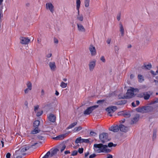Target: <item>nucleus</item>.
Instances as JSON below:
<instances>
[{"label": "nucleus", "mask_w": 158, "mask_h": 158, "mask_svg": "<svg viewBox=\"0 0 158 158\" xmlns=\"http://www.w3.org/2000/svg\"><path fill=\"white\" fill-rule=\"evenodd\" d=\"M10 154L9 152H8L6 154V158H10Z\"/></svg>", "instance_id": "46"}, {"label": "nucleus", "mask_w": 158, "mask_h": 158, "mask_svg": "<svg viewBox=\"0 0 158 158\" xmlns=\"http://www.w3.org/2000/svg\"><path fill=\"white\" fill-rule=\"evenodd\" d=\"M134 75L131 74L130 76V78L131 79H132L134 78Z\"/></svg>", "instance_id": "61"}, {"label": "nucleus", "mask_w": 158, "mask_h": 158, "mask_svg": "<svg viewBox=\"0 0 158 158\" xmlns=\"http://www.w3.org/2000/svg\"><path fill=\"white\" fill-rule=\"evenodd\" d=\"M109 130L114 132H118L119 130V126L117 125H114L110 127Z\"/></svg>", "instance_id": "11"}, {"label": "nucleus", "mask_w": 158, "mask_h": 158, "mask_svg": "<svg viewBox=\"0 0 158 158\" xmlns=\"http://www.w3.org/2000/svg\"><path fill=\"white\" fill-rule=\"evenodd\" d=\"M139 118V116L138 115L134 117L131 121V124H132L136 123L138 121Z\"/></svg>", "instance_id": "19"}, {"label": "nucleus", "mask_w": 158, "mask_h": 158, "mask_svg": "<svg viewBox=\"0 0 158 158\" xmlns=\"http://www.w3.org/2000/svg\"><path fill=\"white\" fill-rule=\"evenodd\" d=\"M66 146L64 145H63L60 149V151L62 152L65 148Z\"/></svg>", "instance_id": "44"}, {"label": "nucleus", "mask_w": 158, "mask_h": 158, "mask_svg": "<svg viewBox=\"0 0 158 158\" xmlns=\"http://www.w3.org/2000/svg\"><path fill=\"white\" fill-rule=\"evenodd\" d=\"M107 156V158H113L112 156L110 154H108Z\"/></svg>", "instance_id": "53"}, {"label": "nucleus", "mask_w": 158, "mask_h": 158, "mask_svg": "<svg viewBox=\"0 0 158 158\" xmlns=\"http://www.w3.org/2000/svg\"><path fill=\"white\" fill-rule=\"evenodd\" d=\"M121 16V14L120 13H119L117 16V19L118 21H119L120 20Z\"/></svg>", "instance_id": "43"}, {"label": "nucleus", "mask_w": 158, "mask_h": 158, "mask_svg": "<svg viewBox=\"0 0 158 158\" xmlns=\"http://www.w3.org/2000/svg\"><path fill=\"white\" fill-rule=\"evenodd\" d=\"M78 29L79 31L85 32V29L81 24L77 23V24Z\"/></svg>", "instance_id": "17"}, {"label": "nucleus", "mask_w": 158, "mask_h": 158, "mask_svg": "<svg viewBox=\"0 0 158 158\" xmlns=\"http://www.w3.org/2000/svg\"><path fill=\"white\" fill-rule=\"evenodd\" d=\"M152 93L150 91H148L145 92V95L144 97V98L145 100H148L149 99L151 95L152 94Z\"/></svg>", "instance_id": "16"}, {"label": "nucleus", "mask_w": 158, "mask_h": 158, "mask_svg": "<svg viewBox=\"0 0 158 158\" xmlns=\"http://www.w3.org/2000/svg\"><path fill=\"white\" fill-rule=\"evenodd\" d=\"M82 139L81 137L77 138L75 140V143H82Z\"/></svg>", "instance_id": "30"}, {"label": "nucleus", "mask_w": 158, "mask_h": 158, "mask_svg": "<svg viewBox=\"0 0 158 158\" xmlns=\"http://www.w3.org/2000/svg\"><path fill=\"white\" fill-rule=\"evenodd\" d=\"M26 85L27 88L29 89V90H31L32 89V84L31 82L28 81L27 82Z\"/></svg>", "instance_id": "26"}, {"label": "nucleus", "mask_w": 158, "mask_h": 158, "mask_svg": "<svg viewBox=\"0 0 158 158\" xmlns=\"http://www.w3.org/2000/svg\"><path fill=\"white\" fill-rule=\"evenodd\" d=\"M49 66L51 70L54 71L56 68L55 62H50L49 63Z\"/></svg>", "instance_id": "15"}, {"label": "nucleus", "mask_w": 158, "mask_h": 158, "mask_svg": "<svg viewBox=\"0 0 158 158\" xmlns=\"http://www.w3.org/2000/svg\"><path fill=\"white\" fill-rule=\"evenodd\" d=\"M77 124V122H75L73 123L70 124L69 126L67 127V129H69L72 128L74 127L75 126H76Z\"/></svg>", "instance_id": "28"}, {"label": "nucleus", "mask_w": 158, "mask_h": 158, "mask_svg": "<svg viewBox=\"0 0 158 158\" xmlns=\"http://www.w3.org/2000/svg\"><path fill=\"white\" fill-rule=\"evenodd\" d=\"M67 83H65L63 81L61 82L60 83V86L62 88H64L66 87Z\"/></svg>", "instance_id": "35"}, {"label": "nucleus", "mask_w": 158, "mask_h": 158, "mask_svg": "<svg viewBox=\"0 0 158 158\" xmlns=\"http://www.w3.org/2000/svg\"><path fill=\"white\" fill-rule=\"evenodd\" d=\"M145 95V92L140 93L139 94V96L140 97H144Z\"/></svg>", "instance_id": "48"}, {"label": "nucleus", "mask_w": 158, "mask_h": 158, "mask_svg": "<svg viewBox=\"0 0 158 158\" xmlns=\"http://www.w3.org/2000/svg\"><path fill=\"white\" fill-rule=\"evenodd\" d=\"M77 151L76 150H74L73 151L71 154V156H75L77 154Z\"/></svg>", "instance_id": "38"}, {"label": "nucleus", "mask_w": 158, "mask_h": 158, "mask_svg": "<svg viewBox=\"0 0 158 158\" xmlns=\"http://www.w3.org/2000/svg\"><path fill=\"white\" fill-rule=\"evenodd\" d=\"M117 109L116 106H111L107 108L106 109V110L108 112V114L110 116H112L111 114L113 113Z\"/></svg>", "instance_id": "6"}, {"label": "nucleus", "mask_w": 158, "mask_h": 158, "mask_svg": "<svg viewBox=\"0 0 158 158\" xmlns=\"http://www.w3.org/2000/svg\"><path fill=\"white\" fill-rule=\"evenodd\" d=\"M43 113V111L42 110L40 111L37 112L36 114V116L37 117H39L41 116Z\"/></svg>", "instance_id": "41"}, {"label": "nucleus", "mask_w": 158, "mask_h": 158, "mask_svg": "<svg viewBox=\"0 0 158 158\" xmlns=\"http://www.w3.org/2000/svg\"><path fill=\"white\" fill-rule=\"evenodd\" d=\"M89 0H85L84 2L85 6L86 7H88L89 4Z\"/></svg>", "instance_id": "32"}, {"label": "nucleus", "mask_w": 158, "mask_h": 158, "mask_svg": "<svg viewBox=\"0 0 158 158\" xmlns=\"http://www.w3.org/2000/svg\"><path fill=\"white\" fill-rule=\"evenodd\" d=\"M108 134L106 133L103 132L99 135V139L101 142L104 143L106 142L109 141L108 138Z\"/></svg>", "instance_id": "4"}, {"label": "nucleus", "mask_w": 158, "mask_h": 158, "mask_svg": "<svg viewBox=\"0 0 158 158\" xmlns=\"http://www.w3.org/2000/svg\"><path fill=\"white\" fill-rule=\"evenodd\" d=\"M157 70L155 72L153 70H151L150 71L151 73L153 76L158 74V66H157Z\"/></svg>", "instance_id": "36"}, {"label": "nucleus", "mask_w": 158, "mask_h": 158, "mask_svg": "<svg viewBox=\"0 0 158 158\" xmlns=\"http://www.w3.org/2000/svg\"><path fill=\"white\" fill-rule=\"evenodd\" d=\"M30 147H31L30 146H26L24 148H23L21 149V152H25L26 151L28 150Z\"/></svg>", "instance_id": "27"}, {"label": "nucleus", "mask_w": 158, "mask_h": 158, "mask_svg": "<svg viewBox=\"0 0 158 158\" xmlns=\"http://www.w3.org/2000/svg\"><path fill=\"white\" fill-rule=\"evenodd\" d=\"M118 115H123L126 118H129L131 116V114L129 112L126 111H123L118 112Z\"/></svg>", "instance_id": "8"}, {"label": "nucleus", "mask_w": 158, "mask_h": 158, "mask_svg": "<svg viewBox=\"0 0 158 158\" xmlns=\"http://www.w3.org/2000/svg\"><path fill=\"white\" fill-rule=\"evenodd\" d=\"M29 90H29V89L27 88L26 89H25L24 92L25 94H27Z\"/></svg>", "instance_id": "52"}, {"label": "nucleus", "mask_w": 158, "mask_h": 158, "mask_svg": "<svg viewBox=\"0 0 158 158\" xmlns=\"http://www.w3.org/2000/svg\"><path fill=\"white\" fill-rule=\"evenodd\" d=\"M156 130H154L153 131V135H152V139L153 140H154L156 139Z\"/></svg>", "instance_id": "33"}, {"label": "nucleus", "mask_w": 158, "mask_h": 158, "mask_svg": "<svg viewBox=\"0 0 158 158\" xmlns=\"http://www.w3.org/2000/svg\"><path fill=\"white\" fill-rule=\"evenodd\" d=\"M52 56V54L51 53H49L47 55V57L48 58H50V57Z\"/></svg>", "instance_id": "60"}, {"label": "nucleus", "mask_w": 158, "mask_h": 158, "mask_svg": "<svg viewBox=\"0 0 158 158\" xmlns=\"http://www.w3.org/2000/svg\"><path fill=\"white\" fill-rule=\"evenodd\" d=\"M83 148H79L78 150V152L80 154H81L83 152Z\"/></svg>", "instance_id": "42"}, {"label": "nucleus", "mask_w": 158, "mask_h": 158, "mask_svg": "<svg viewBox=\"0 0 158 158\" xmlns=\"http://www.w3.org/2000/svg\"><path fill=\"white\" fill-rule=\"evenodd\" d=\"M48 120L52 122H54L56 121V117L52 114H50L48 116Z\"/></svg>", "instance_id": "12"}, {"label": "nucleus", "mask_w": 158, "mask_h": 158, "mask_svg": "<svg viewBox=\"0 0 158 158\" xmlns=\"http://www.w3.org/2000/svg\"><path fill=\"white\" fill-rule=\"evenodd\" d=\"M101 60L103 62H105V59L104 56H102L101 58Z\"/></svg>", "instance_id": "49"}, {"label": "nucleus", "mask_w": 158, "mask_h": 158, "mask_svg": "<svg viewBox=\"0 0 158 158\" xmlns=\"http://www.w3.org/2000/svg\"><path fill=\"white\" fill-rule=\"evenodd\" d=\"M104 101H105L104 100H98L97 102V103H101V102H104Z\"/></svg>", "instance_id": "51"}, {"label": "nucleus", "mask_w": 158, "mask_h": 158, "mask_svg": "<svg viewBox=\"0 0 158 158\" xmlns=\"http://www.w3.org/2000/svg\"><path fill=\"white\" fill-rule=\"evenodd\" d=\"M40 131V130L39 128L35 127L31 131V133L32 134H35L39 133Z\"/></svg>", "instance_id": "21"}, {"label": "nucleus", "mask_w": 158, "mask_h": 158, "mask_svg": "<svg viewBox=\"0 0 158 158\" xmlns=\"http://www.w3.org/2000/svg\"><path fill=\"white\" fill-rule=\"evenodd\" d=\"M82 143H88L89 141L88 139H82Z\"/></svg>", "instance_id": "39"}, {"label": "nucleus", "mask_w": 158, "mask_h": 158, "mask_svg": "<svg viewBox=\"0 0 158 158\" xmlns=\"http://www.w3.org/2000/svg\"><path fill=\"white\" fill-rule=\"evenodd\" d=\"M76 4L77 9L80 8L81 4V1L80 0H76Z\"/></svg>", "instance_id": "34"}, {"label": "nucleus", "mask_w": 158, "mask_h": 158, "mask_svg": "<svg viewBox=\"0 0 158 158\" xmlns=\"http://www.w3.org/2000/svg\"><path fill=\"white\" fill-rule=\"evenodd\" d=\"M39 107V106H38V105L35 106V108H34L35 111H36V110H38Z\"/></svg>", "instance_id": "55"}, {"label": "nucleus", "mask_w": 158, "mask_h": 158, "mask_svg": "<svg viewBox=\"0 0 158 158\" xmlns=\"http://www.w3.org/2000/svg\"><path fill=\"white\" fill-rule=\"evenodd\" d=\"M38 138L39 139H40L42 140L43 139V137L41 136V135H38Z\"/></svg>", "instance_id": "54"}, {"label": "nucleus", "mask_w": 158, "mask_h": 158, "mask_svg": "<svg viewBox=\"0 0 158 158\" xmlns=\"http://www.w3.org/2000/svg\"><path fill=\"white\" fill-rule=\"evenodd\" d=\"M116 144H114L113 143L110 142L108 143V145H103L102 143L94 144V149L97 152L100 153L105 152L106 153H109L111 150L107 148L108 146L111 147L112 146H115Z\"/></svg>", "instance_id": "1"}, {"label": "nucleus", "mask_w": 158, "mask_h": 158, "mask_svg": "<svg viewBox=\"0 0 158 158\" xmlns=\"http://www.w3.org/2000/svg\"><path fill=\"white\" fill-rule=\"evenodd\" d=\"M136 102V104L138 106L139 105L140 102L139 101L137 100Z\"/></svg>", "instance_id": "64"}, {"label": "nucleus", "mask_w": 158, "mask_h": 158, "mask_svg": "<svg viewBox=\"0 0 158 158\" xmlns=\"http://www.w3.org/2000/svg\"><path fill=\"white\" fill-rule=\"evenodd\" d=\"M51 154V153L50 152V151L48 152L46 154L44 155L45 156L47 157L48 158V157L49 156V155Z\"/></svg>", "instance_id": "47"}, {"label": "nucleus", "mask_w": 158, "mask_h": 158, "mask_svg": "<svg viewBox=\"0 0 158 158\" xmlns=\"http://www.w3.org/2000/svg\"><path fill=\"white\" fill-rule=\"evenodd\" d=\"M111 42V40L110 39H108L107 41H106V42L108 44H110V42Z\"/></svg>", "instance_id": "58"}, {"label": "nucleus", "mask_w": 158, "mask_h": 158, "mask_svg": "<svg viewBox=\"0 0 158 158\" xmlns=\"http://www.w3.org/2000/svg\"><path fill=\"white\" fill-rule=\"evenodd\" d=\"M153 110V108L151 106H146L139 107L137 108L136 111L138 112L144 113L151 111Z\"/></svg>", "instance_id": "3"}, {"label": "nucleus", "mask_w": 158, "mask_h": 158, "mask_svg": "<svg viewBox=\"0 0 158 158\" xmlns=\"http://www.w3.org/2000/svg\"><path fill=\"white\" fill-rule=\"evenodd\" d=\"M20 42L23 44H27L30 41V40L28 38L21 37L20 38Z\"/></svg>", "instance_id": "9"}, {"label": "nucleus", "mask_w": 158, "mask_h": 158, "mask_svg": "<svg viewBox=\"0 0 158 158\" xmlns=\"http://www.w3.org/2000/svg\"><path fill=\"white\" fill-rule=\"evenodd\" d=\"M96 156V155L94 153H93L89 156V158H93L95 157Z\"/></svg>", "instance_id": "45"}, {"label": "nucleus", "mask_w": 158, "mask_h": 158, "mask_svg": "<svg viewBox=\"0 0 158 158\" xmlns=\"http://www.w3.org/2000/svg\"><path fill=\"white\" fill-rule=\"evenodd\" d=\"M77 18L78 20L81 21H82L83 20V17L82 15H78Z\"/></svg>", "instance_id": "37"}, {"label": "nucleus", "mask_w": 158, "mask_h": 158, "mask_svg": "<svg viewBox=\"0 0 158 158\" xmlns=\"http://www.w3.org/2000/svg\"><path fill=\"white\" fill-rule=\"evenodd\" d=\"M89 50L92 56H94L96 54V52L95 48L92 45H90L89 48Z\"/></svg>", "instance_id": "13"}, {"label": "nucleus", "mask_w": 158, "mask_h": 158, "mask_svg": "<svg viewBox=\"0 0 158 158\" xmlns=\"http://www.w3.org/2000/svg\"><path fill=\"white\" fill-rule=\"evenodd\" d=\"M65 134H62L57 136L53 139L56 140H60L63 139L65 137Z\"/></svg>", "instance_id": "18"}, {"label": "nucleus", "mask_w": 158, "mask_h": 158, "mask_svg": "<svg viewBox=\"0 0 158 158\" xmlns=\"http://www.w3.org/2000/svg\"><path fill=\"white\" fill-rule=\"evenodd\" d=\"M40 125V121L38 120L35 121L33 124V126L34 127L39 128L38 127Z\"/></svg>", "instance_id": "23"}, {"label": "nucleus", "mask_w": 158, "mask_h": 158, "mask_svg": "<svg viewBox=\"0 0 158 158\" xmlns=\"http://www.w3.org/2000/svg\"><path fill=\"white\" fill-rule=\"evenodd\" d=\"M70 152L69 150H67L64 152V153L65 154H67L70 153Z\"/></svg>", "instance_id": "56"}, {"label": "nucleus", "mask_w": 158, "mask_h": 158, "mask_svg": "<svg viewBox=\"0 0 158 158\" xmlns=\"http://www.w3.org/2000/svg\"><path fill=\"white\" fill-rule=\"evenodd\" d=\"M138 77L139 82H141L144 80L143 77L141 75L139 74Z\"/></svg>", "instance_id": "29"}, {"label": "nucleus", "mask_w": 158, "mask_h": 158, "mask_svg": "<svg viewBox=\"0 0 158 158\" xmlns=\"http://www.w3.org/2000/svg\"><path fill=\"white\" fill-rule=\"evenodd\" d=\"M41 95L42 96H43L44 95V90L43 89H42L41 90Z\"/></svg>", "instance_id": "62"}, {"label": "nucleus", "mask_w": 158, "mask_h": 158, "mask_svg": "<svg viewBox=\"0 0 158 158\" xmlns=\"http://www.w3.org/2000/svg\"><path fill=\"white\" fill-rule=\"evenodd\" d=\"M82 129V127L81 126H79L77 127H75L74 130V132L78 131Z\"/></svg>", "instance_id": "31"}, {"label": "nucleus", "mask_w": 158, "mask_h": 158, "mask_svg": "<svg viewBox=\"0 0 158 158\" xmlns=\"http://www.w3.org/2000/svg\"><path fill=\"white\" fill-rule=\"evenodd\" d=\"M95 65V61L90 62L89 64V69L90 71H92Z\"/></svg>", "instance_id": "14"}, {"label": "nucleus", "mask_w": 158, "mask_h": 158, "mask_svg": "<svg viewBox=\"0 0 158 158\" xmlns=\"http://www.w3.org/2000/svg\"><path fill=\"white\" fill-rule=\"evenodd\" d=\"M120 26V31L121 33V35L123 36L124 34V29L123 27V25L121 23H119Z\"/></svg>", "instance_id": "22"}, {"label": "nucleus", "mask_w": 158, "mask_h": 158, "mask_svg": "<svg viewBox=\"0 0 158 158\" xmlns=\"http://www.w3.org/2000/svg\"><path fill=\"white\" fill-rule=\"evenodd\" d=\"M54 42L56 44H57L58 42V40L57 39H55L54 40Z\"/></svg>", "instance_id": "57"}, {"label": "nucleus", "mask_w": 158, "mask_h": 158, "mask_svg": "<svg viewBox=\"0 0 158 158\" xmlns=\"http://www.w3.org/2000/svg\"><path fill=\"white\" fill-rule=\"evenodd\" d=\"M142 69L145 68L146 69L149 70L152 68V65L151 64H144V65L142 67Z\"/></svg>", "instance_id": "24"}, {"label": "nucleus", "mask_w": 158, "mask_h": 158, "mask_svg": "<svg viewBox=\"0 0 158 158\" xmlns=\"http://www.w3.org/2000/svg\"><path fill=\"white\" fill-rule=\"evenodd\" d=\"M98 105H95L88 107L84 112V114L85 115L90 114L94 110L98 107Z\"/></svg>", "instance_id": "5"}, {"label": "nucleus", "mask_w": 158, "mask_h": 158, "mask_svg": "<svg viewBox=\"0 0 158 158\" xmlns=\"http://www.w3.org/2000/svg\"><path fill=\"white\" fill-rule=\"evenodd\" d=\"M55 94L56 95V96H58L59 95V92L56 90V92H55Z\"/></svg>", "instance_id": "63"}, {"label": "nucleus", "mask_w": 158, "mask_h": 158, "mask_svg": "<svg viewBox=\"0 0 158 158\" xmlns=\"http://www.w3.org/2000/svg\"><path fill=\"white\" fill-rule=\"evenodd\" d=\"M96 134L95 132L94 131H91L90 133V135H94Z\"/></svg>", "instance_id": "50"}, {"label": "nucleus", "mask_w": 158, "mask_h": 158, "mask_svg": "<svg viewBox=\"0 0 158 158\" xmlns=\"http://www.w3.org/2000/svg\"><path fill=\"white\" fill-rule=\"evenodd\" d=\"M119 49V48L118 46H115L114 50H115L116 53L118 52Z\"/></svg>", "instance_id": "40"}, {"label": "nucleus", "mask_w": 158, "mask_h": 158, "mask_svg": "<svg viewBox=\"0 0 158 158\" xmlns=\"http://www.w3.org/2000/svg\"><path fill=\"white\" fill-rule=\"evenodd\" d=\"M119 130L120 131L126 132L128 130V128L127 126H125L121 124L119 125Z\"/></svg>", "instance_id": "10"}, {"label": "nucleus", "mask_w": 158, "mask_h": 158, "mask_svg": "<svg viewBox=\"0 0 158 158\" xmlns=\"http://www.w3.org/2000/svg\"><path fill=\"white\" fill-rule=\"evenodd\" d=\"M3 0H0V16H3L2 9H3L2 2Z\"/></svg>", "instance_id": "25"}, {"label": "nucleus", "mask_w": 158, "mask_h": 158, "mask_svg": "<svg viewBox=\"0 0 158 158\" xmlns=\"http://www.w3.org/2000/svg\"><path fill=\"white\" fill-rule=\"evenodd\" d=\"M58 151V150L56 148H54L53 149H51V156H52L56 154Z\"/></svg>", "instance_id": "20"}, {"label": "nucleus", "mask_w": 158, "mask_h": 158, "mask_svg": "<svg viewBox=\"0 0 158 158\" xmlns=\"http://www.w3.org/2000/svg\"><path fill=\"white\" fill-rule=\"evenodd\" d=\"M139 90L137 89H134L133 88L131 87L130 89L127 90L126 93V95L124 96V98H130L133 97L135 96V92H138Z\"/></svg>", "instance_id": "2"}, {"label": "nucleus", "mask_w": 158, "mask_h": 158, "mask_svg": "<svg viewBox=\"0 0 158 158\" xmlns=\"http://www.w3.org/2000/svg\"><path fill=\"white\" fill-rule=\"evenodd\" d=\"M46 9L49 10L52 13H53L54 11V7L51 3H46Z\"/></svg>", "instance_id": "7"}, {"label": "nucleus", "mask_w": 158, "mask_h": 158, "mask_svg": "<svg viewBox=\"0 0 158 158\" xmlns=\"http://www.w3.org/2000/svg\"><path fill=\"white\" fill-rule=\"evenodd\" d=\"M89 154V152H88L85 153V157H87V156H88Z\"/></svg>", "instance_id": "59"}]
</instances>
